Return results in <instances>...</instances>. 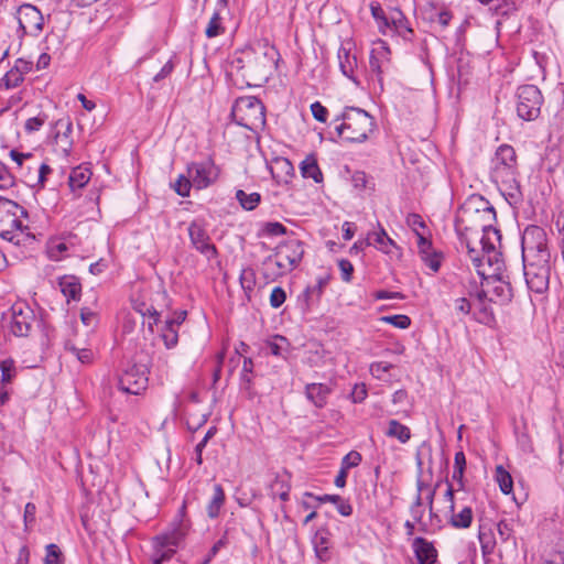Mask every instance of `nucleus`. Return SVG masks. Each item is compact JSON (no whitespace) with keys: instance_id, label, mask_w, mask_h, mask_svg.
<instances>
[{"instance_id":"nucleus-31","label":"nucleus","mask_w":564,"mask_h":564,"mask_svg":"<svg viewBox=\"0 0 564 564\" xmlns=\"http://www.w3.org/2000/svg\"><path fill=\"white\" fill-rule=\"evenodd\" d=\"M225 503V491L219 484L214 485V492L212 499L207 505V514L210 519H215L219 516L220 509Z\"/></svg>"},{"instance_id":"nucleus-47","label":"nucleus","mask_w":564,"mask_h":564,"mask_svg":"<svg viewBox=\"0 0 564 564\" xmlns=\"http://www.w3.org/2000/svg\"><path fill=\"white\" fill-rule=\"evenodd\" d=\"M24 80V76H22L18 70L13 67L7 72L2 82L7 88H15Z\"/></svg>"},{"instance_id":"nucleus-36","label":"nucleus","mask_w":564,"mask_h":564,"mask_svg":"<svg viewBox=\"0 0 564 564\" xmlns=\"http://www.w3.org/2000/svg\"><path fill=\"white\" fill-rule=\"evenodd\" d=\"M236 198L241 205V207L246 210H253L260 203L261 196L259 193H250L247 194L242 189H238L236 192Z\"/></svg>"},{"instance_id":"nucleus-48","label":"nucleus","mask_w":564,"mask_h":564,"mask_svg":"<svg viewBox=\"0 0 564 564\" xmlns=\"http://www.w3.org/2000/svg\"><path fill=\"white\" fill-rule=\"evenodd\" d=\"M46 119L47 117L45 115L29 118L24 124L25 132L33 133L35 131H39L45 123Z\"/></svg>"},{"instance_id":"nucleus-37","label":"nucleus","mask_w":564,"mask_h":564,"mask_svg":"<svg viewBox=\"0 0 564 564\" xmlns=\"http://www.w3.org/2000/svg\"><path fill=\"white\" fill-rule=\"evenodd\" d=\"M370 11H371L372 18L378 23L379 31L382 34H386L387 29L390 28V22H389V17L386 15V13H384L382 7L380 6V3L372 1L370 3Z\"/></svg>"},{"instance_id":"nucleus-1","label":"nucleus","mask_w":564,"mask_h":564,"mask_svg":"<svg viewBox=\"0 0 564 564\" xmlns=\"http://www.w3.org/2000/svg\"><path fill=\"white\" fill-rule=\"evenodd\" d=\"M496 221L492 205L481 196L469 197L458 209L455 226L462 237H473Z\"/></svg>"},{"instance_id":"nucleus-41","label":"nucleus","mask_w":564,"mask_h":564,"mask_svg":"<svg viewBox=\"0 0 564 564\" xmlns=\"http://www.w3.org/2000/svg\"><path fill=\"white\" fill-rule=\"evenodd\" d=\"M466 466V457L465 454L460 451L455 454L454 457V470H453V479L458 481L460 486H463V477L464 470Z\"/></svg>"},{"instance_id":"nucleus-2","label":"nucleus","mask_w":564,"mask_h":564,"mask_svg":"<svg viewBox=\"0 0 564 564\" xmlns=\"http://www.w3.org/2000/svg\"><path fill=\"white\" fill-rule=\"evenodd\" d=\"M280 61V53L273 46L264 43L257 50H247L243 56L232 61V66L243 70L242 76L256 82L268 80L273 75Z\"/></svg>"},{"instance_id":"nucleus-56","label":"nucleus","mask_w":564,"mask_h":564,"mask_svg":"<svg viewBox=\"0 0 564 564\" xmlns=\"http://www.w3.org/2000/svg\"><path fill=\"white\" fill-rule=\"evenodd\" d=\"M442 256L435 251L430 254L423 256V262L433 271L437 272L441 268Z\"/></svg>"},{"instance_id":"nucleus-45","label":"nucleus","mask_w":564,"mask_h":564,"mask_svg":"<svg viewBox=\"0 0 564 564\" xmlns=\"http://www.w3.org/2000/svg\"><path fill=\"white\" fill-rule=\"evenodd\" d=\"M381 321L401 329H405L411 325V318L403 314L383 316Z\"/></svg>"},{"instance_id":"nucleus-3","label":"nucleus","mask_w":564,"mask_h":564,"mask_svg":"<svg viewBox=\"0 0 564 564\" xmlns=\"http://www.w3.org/2000/svg\"><path fill=\"white\" fill-rule=\"evenodd\" d=\"M490 178L503 195L511 198L521 196L520 184L517 180V154L511 145H500L491 161Z\"/></svg>"},{"instance_id":"nucleus-40","label":"nucleus","mask_w":564,"mask_h":564,"mask_svg":"<svg viewBox=\"0 0 564 564\" xmlns=\"http://www.w3.org/2000/svg\"><path fill=\"white\" fill-rule=\"evenodd\" d=\"M1 382L10 383L17 375L15 362L11 358L0 360Z\"/></svg>"},{"instance_id":"nucleus-23","label":"nucleus","mask_w":564,"mask_h":564,"mask_svg":"<svg viewBox=\"0 0 564 564\" xmlns=\"http://www.w3.org/2000/svg\"><path fill=\"white\" fill-rule=\"evenodd\" d=\"M412 547L415 554L416 564H435L437 551L434 545L424 538L417 536L413 540Z\"/></svg>"},{"instance_id":"nucleus-30","label":"nucleus","mask_w":564,"mask_h":564,"mask_svg":"<svg viewBox=\"0 0 564 564\" xmlns=\"http://www.w3.org/2000/svg\"><path fill=\"white\" fill-rule=\"evenodd\" d=\"M390 28L394 29L400 35L406 37L408 34H412L413 31L409 26L408 19L403 12L397 8L392 9L389 14Z\"/></svg>"},{"instance_id":"nucleus-42","label":"nucleus","mask_w":564,"mask_h":564,"mask_svg":"<svg viewBox=\"0 0 564 564\" xmlns=\"http://www.w3.org/2000/svg\"><path fill=\"white\" fill-rule=\"evenodd\" d=\"M162 338L166 348H173L178 343V334L176 327L173 326V322H166L165 329L163 330Z\"/></svg>"},{"instance_id":"nucleus-59","label":"nucleus","mask_w":564,"mask_h":564,"mask_svg":"<svg viewBox=\"0 0 564 564\" xmlns=\"http://www.w3.org/2000/svg\"><path fill=\"white\" fill-rule=\"evenodd\" d=\"M311 111L317 121L325 122L327 120L328 110L319 101L311 105Z\"/></svg>"},{"instance_id":"nucleus-6","label":"nucleus","mask_w":564,"mask_h":564,"mask_svg":"<svg viewBox=\"0 0 564 564\" xmlns=\"http://www.w3.org/2000/svg\"><path fill=\"white\" fill-rule=\"evenodd\" d=\"M234 121L251 131H257L265 124V109L254 96L239 97L231 109Z\"/></svg>"},{"instance_id":"nucleus-8","label":"nucleus","mask_w":564,"mask_h":564,"mask_svg":"<svg viewBox=\"0 0 564 564\" xmlns=\"http://www.w3.org/2000/svg\"><path fill=\"white\" fill-rule=\"evenodd\" d=\"M522 259L533 261L536 259H551L546 245V234L539 226H528L522 235Z\"/></svg>"},{"instance_id":"nucleus-57","label":"nucleus","mask_w":564,"mask_h":564,"mask_svg":"<svg viewBox=\"0 0 564 564\" xmlns=\"http://www.w3.org/2000/svg\"><path fill=\"white\" fill-rule=\"evenodd\" d=\"M288 344V340L283 336H276L273 341L269 343L270 352L274 356H282L284 350V345Z\"/></svg>"},{"instance_id":"nucleus-10","label":"nucleus","mask_w":564,"mask_h":564,"mask_svg":"<svg viewBox=\"0 0 564 564\" xmlns=\"http://www.w3.org/2000/svg\"><path fill=\"white\" fill-rule=\"evenodd\" d=\"M543 96L535 85H523L517 90V113L525 121L535 120L541 112Z\"/></svg>"},{"instance_id":"nucleus-35","label":"nucleus","mask_w":564,"mask_h":564,"mask_svg":"<svg viewBox=\"0 0 564 564\" xmlns=\"http://www.w3.org/2000/svg\"><path fill=\"white\" fill-rule=\"evenodd\" d=\"M473 521V510L470 507H464L459 512L451 511L449 523L456 529H467Z\"/></svg>"},{"instance_id":"nucleus-52","label":"nucleus","mask_w":564,"mask_h":564,"mask_svg":"<svg viewBox=\"0 0 564 564\" xmlns=\"http://www.w3.org/2000/svg\"><path fill=\"white\" fill-rule=\"evenodd\" d=\"M361 462V455L358 452L351 451L347 455L344 456L341 460V468L344 469H350L352 467H356Z\"/></svg>"},{"instance_id":"nucleus-21","label":"nucleus","mask_w":564,"mask_h":564,"mask_svg":"<svg viewBox=\"0 0 564 564\" xmlns=\"http://www.w3.org/2000/svg\"><path fill=\"white\" fill-rule=\"evenodd\" d=\"M312 544L315 555L321 562H328L332 558V542L328 529L319 528L312 538Z\"/></svg>"},{"instance_id":"nucleus-32","label":"nucleus","mask_w":564,"mask_h":564,"mask_svg":"<svg viewBox=\"0 0 564 564\" xmlns=\"http://www.w3.org/2000/svg\"><path fill=\"white\" fill-rule=\"evenodd\" d=\"M466 243V248L468 251V256L470 261L474 263V265L477 269V272L484 276L485 272L481 271V267L484 265V262L487 261V253H484L482 250H478L473 243L475 242L473 240V237H462Z\"/></svg>"},{"instance_id":"nucleus-25","label":"nucleus","mask_w":564,"mask_h":564,"mask_svg":"<svg viewBox=\"0 0 564 564\" xmlns=\"http://www.w3.org/2000/svg\"><path fill=\"white\" fill-rule=\"evenodd\" d=\"M55 126L59 129L55 135V142L62 151L68 155L73 145L70 134L73 132V123L69 118L59 119Z\"/></svg>"},{"instance_id":"nucleus-51","label":"nucleus","mask_w":564,"mask_h":564,"mask_svg":"<svg viewBox=\"0 0 564 564\" xmlns=\"http://www.w3.org/2000/svg\"><path fill=\"white\" fill-rule=\"evenodd\" d=\"M286 300L285 291L281 286H275L270 294V305L279 308Z\"/></svg>"},{"instance_id":"nucleus-61","label":"nucleus","mask_w":564,"mask_h":564,"mask_svg":"<svg viewBox=\"0 0 564 564\" xmlns=\"http://www.w3.org/2000/svg\"><path fill=\"white\" fill-rule=\"evenodd\" d=\"M417 247L419 253L421 258L425 254L432 253L434 250L432 249V243L429 241L423 234H417Z\"/></svg>"},{"instance_id":"nucleus-4","label":"nucleus","mask_w":564,"mask_h":564,"mask_svg":"<svg viewBox=\"0 0 564 564\" xmlns=\"http://www.w3.org/2000/svg\"><path fill=\"white\" fill-rule=\"evenodd\" d=\"M185 509L186 501L183 502L177 514V519L172 523V528L153 538V564H163L164 562L170 561L186 536L189 529V522L185 519Z\"/></svg>"},{"instance_id":"nucleus-27","label":"nucleus","mask_w":564,"mask_h":564,"mask_svg":"<svg viewBox=\"0 0 564 564\" xmlns=\"http://www.w3.org/2000/svg\"><path fill=\"white\" fill-rule=\"evenodd\" d=\"M366 246H375L383 253L391 254L392 250L397 248L395 242L387 235L383 228L378 231H371L366 239Z\"/></svg>"},{"instance_id":"nucleus-44","label":"nucleus","mask_w":564,"mask_h":564,"mask_svg":"<svg viewBox=\"0 0 564 564\" xmlns=\"http://www.w3.org/2000/svg\"><path fill=\"white\" fill-rule=\"evenodd\" d=\"M193 186L191 178L180 175L177 180L173 183L172 187L175 193L182 197H186L189 195L191 187Z\"/></svg>"},{"instance_id":"nucleus-13","label":"nucleus","mask_w":564,"mask_h":564,"mask_svg":"<svg viewBox=\"0 0 564 564\" xmlns=\"http://www.w3.org/2000/svg\"><path fill=\"white\" fill-rule=\"evenodd\" d=\"M188 236L192 247L203 254L208 261H212L218 257L216 246L212 242V239L207 232L206 225L203 220H194L189 224Z\"/></svg>"},{"instance_id":"nucleus-18","label":"nucleus","mask_w":564,"mask_h":564,"mask_svg":"<svg viewBox=\"0 0 564 564\" xmlns=\"http://www.w3.org/2000/svg\"><path fill=\"white\" fill-rule=\"evenodd\" d=\"M487 293L489 302L500 305L508 304L513 297L511 284L500 278L487 281Z\"/></svg>"},{"instance_id":"nucleus-11","label":"nucleus","mask_w":564,"mask_h":564,"mask_svg":"<svg viewBox=\"0 0 564 564\" xmlns=\"http://www.w3.org/2000/svg\"><path fill=\"white\" fill-rule=\"evenodd\" d=\"M523 271L530 291L542 294L549 289L550 259L523 261Z\"/></svg>"},{"instance_id":"nucleus-39","label":"nucleus","mask_w":564,"mask_h":564,"mask_svg":"<svg viewBox=\"0 0 564 564\" xmlns=\"http://www.w3.org/2000/svg\"><path fill=\"white\" fill-rule=\"evenodd\" d=\"M224 32L225 28L223 26L220 13L215 11L206 26L205 34L208 39H213L221 35Z\"/></svg>"},{"instance_id":"nucleus-5","label":"nucleus","mask_w":564,"mask_h":564,"mask_svg":"<svg viewBox=\"0 0 564 564\" xmlns=\"http://www.w3.org/2000/svg\"><path fill=\"white\" fill-rule=\"evenodd\" d=\"M335 127L338 135L349 142H362L368 139L375 127L373 118L364 109L347 107Z\"/></svg>"},{"instance_id":"nucleus-58","label":"nucleus","mask_w":564,"mask_h":564,"mask_svg":"<svg viewBox=\"0 0 564 564\" xmlns=\"http://www.w3.org/2000/svg\"><path fill=\"white\" fill-rule=\"evenodd\" d=\"M406 224L412 230L417 234H421L419 229L425 228V223L419 214H409L406 217Z\"/></svg>"},{"instance_id":"nucleus-29","label":"nucleus","mask_w":564,"mask_h":564,"mask_svg":"<svg viewBox=\"0 0 564 564\" xmlns=\"http://www.w3.org/2000/svg\"><path fill=\"white\" fill-rule=\"evenodd\" d=\"M93 173L89 167L78 165L74 167L68 177V185L73 192L82 189L91 177Z\"/></svg>"},{"instance_id":"nucleus-20","label":"nucleus","mask_w":564,"mask_h":564,"mask_svg":"<svg viewBox=\"0 0 564 564\" xmlns=\"http://www.w3.org/2000/svg\"><path fill=\"white\" fill-rule=\"evenodd\" d=\"M332 392L333 388L329 384L319 382L307 383L304 388L306 399L317 409L326 406Z\"/></svg>"},{"instance_id":"nucleus-64","label":"nucleus","mask_w":564,"mask_h":564,"mask_svg":"<svg viewBox=\"0 0 564 564\" xmlns=\"http://www.w3.org/2000/svg\"><path fill=\"white\" fill-rule=\"evenodd\" d=\"M473 305L474 302L471 303L465 297H458L455 300V310L465 315L470 313Z\"/></svg>"},{"instance_id":"nucleus-9","label":"nucleus","mask_w":564,"mask_h":564,"mask_svg":"<svg viewBox=\"0 0 564 564\" xmlns=\"http://www.w3.org/2000/svg\"><path fill=\"white\" fill-rule=\"evenodd\" d=\"M6 327L17 337H26L33 324L35 314L33 310L23 302L15 303L3 314Z\"/></svg>"},{"instance_id":"nucleus-53","label":"nucleus","mask_w":564,"mask_h":564,"mask_svg":"<svg viewBox=\"0 0 564 564\" xmlns=\"http://www.w3.org/2000/svg\"><path fill=\"white\" fill-rule=\"evenodd\" d=\"M338 267L340 270L341 279L344 282H350L352 279L354 273V265L352 263L347 259H340L338 261Z\"/></svg>"},{"instance_id":"nucleus-24","label":"nucleus","mask_w":564,"mask_h":564,"mask_svg":"<svg viewBox=\"0 0 564 564\" xmlns=\"http://www.w3.org/2000/svg\"><path fill=\"white\" fill-rule=\"evenodd\" d=\"M390 50L386 42L379 41L378 45L370 52L369 66L372 73L380 76L384 65L389 63Z\"/></svg>"},{"instance_id":"nucleus-55","label":"nucleus","mask_w":564,"mask_h":564,"mask_svg":"<svg viewBox=\"0 0 564 564\" xmlns=\"http://www.w3.org/2000/svg\"><path fill=\"white\" fill-rule=\"evenodd\" d=\"M478 538L484 554L492 553L495 547V541L491 540L490 534L486 533L482 529H480Z\"/></svg>"},{"instance_id":"nucleus-7","label":"nucleus","mask_w":564,"mask_h":564,"mask_svg":"<svg viewBox=\"0 0 564 564\" xmlns=\"http://www.w3.org/2000/svg\"><path fill=\"white\" fill-rule=\"evenodd\" d=\"M26 210L18 203L0 197V236L13 241L23 229L22 218L26 217Z\"/></svg>"},{"instance_id":"nucleus-49","label":"nucleus","mask_w":564,"mask_h":564,"mask_svg":"<svg viewBox=\"0 0 564 564\" xmlns=\"http://www.w3.org/2000/svg\"><path fill=\"white\" fill-rule=\"evenodd\" d=\"M267 236H282L286 234V227L278 221L265 223L262 229Z\"/></svg>"},{"instance_id":"nucleus-62","label":"nucleus","mask_w":564,"mask_h":564,"mask_svg":"<svg viewBox=\"0 0 564 564\" xmlns=\"http://www.w3.org/2000/svg\"><path fill=\"white\" fill-rule=\"evenodd\" d=\"M240 283L243 290L252 291L254 286V279L252 271L242 270L240 274Z\"/></svg>"},{"instance_id":"nucleus-54","label":"nucleus","mask_w":564,"mask_h":564,"mask_svg":"<svg viewBox=\"0 0 564 564\" xmlns=\"http://www.w3.org/2000/svg\"><path fill=\"white\" fill-rule=\"evenodd\" d=\"M35 513H36V506L32 502H28L24 507V514H23L25 530H29L35 523Z\"/></svg>"},{"instance_id":"nucleus-46","label":"nucleus","mask_w":564,"mask_h":564,"mask_svg":"<svg viewBox=\"0 0 564 564\" xmlns=\"http://www.w3.org/2000/svg\"><path fill=\"white\" fill-rule=\"evenodd\" d=\"M44 564H63L62 552L56 544L52 543L46 546Z\"/></svg>"},{"instance_id":"nucleus-16","label":"nucleus","mask_w":564,"mask_h":564,"mask_svg":"<svg viewBox=\"0 0 564 564\" xmlns=\"http://www.w3.org/2000/svg\"><path fill=\"white\" fill-rule=\"evenodd\" d=\"M337 58L341 74L359 86L360 82L357 75L358 62L356 54L352 53L350 43L344 44L338 48Z\"/></svg>"},{"instance_id":"nucleus-28","label":"nucleus","mask_w":564,"mask_h":564,"mask_svg":"<svg viewBox=\"0 0 564 564\" xmlns=\"http://www.w3.org/2000/svg\"><path fill=\"white\" fill-rule=\"evenodd\" d=\"M58 285L61 288V292L64 294L67 301L79 300L82 285L78 278L75 275H64L59 279Z\"/></svg>"},{"instance_id":"nucleus-14","label":"nucleus","mask_w":564,"mask_h":564,"mask_svg":"<svg viewBox=\"0 0 564 564\" xmlns=\"http://www.w3.org/2000/svg\"><path fill=\"white\" fill-rule=\"evenodd\" d=\"M219 170L212 160L200 163H192L188 166V177L197 189H204L216 182Z\"/></svg>"},{"instance_id":"nucleus-15","label":"nucleus","mask_w":564,"mask_h":564,"mask_svg":"<svg viewBox=\"0 0 564 564\" xmlns=\"http://www.w3.org/2000/svg\"><path fill=\"white\" fill-rule=\"evenodd\" d=\"M20 28L25 34L37 36L43 31L44 18L33 4L24 3L18 9Z\"/></svg>"},{"instance_id":"nucleus-22","label":"nucleus","mask_w":564,"mask_h":564,"mask_svg":"<svg viewBox=\"0 0 564 564\" xmlns=\"http://www.w3.org/2000/svg\"><path fill=\"white\" fill-rule=\"evenodd\" d=\"M470 296L474 299V306L476 308V319L485 325H490L491 323H494L495 315L489 305L490 302L485 290L477 291L475 294L470 293Z\"/></svg>"},{"instance_id":"nucleus-50","label":"nucleus","mask_w":564,"mask_h":564,"mask_svg":"<svg viewBox=\"0 0 564 564\" xmlns=\"http://www.w3.org/2000/svg\"><path fill=\"white\" fill-rule=\"evenodd\" d=\"M252 369H253L252 360L250 358H245L243 359L241 375H240V380H241L242 384L246 386V388H249V386L251 384V381H252V377H251Z\"/></svg>"},{"instance_id":"nucleus-38","label":"nucleus","mask_w":564,"mask_h":564,"mask_svg":"<svg viewBox=\"0 0 564 564\" xmlns=\"http://www.w3.org/2000/svg\"><path fill=\"white\" fill-rule=\"evenodd\" d=\"M496 480L499 484L500 490L505 495H509L513 488V480L511 475L501 466L496 467Z\"/></svg>"},{"instance_id":"nucleus-60","label":"nucleus","mask_w":564,"mask_h":564,"mask_svg":"<svg viewBox=\"0 0 564 564\" xmlns=\"http://www.w3.org/2000/svg\"><path fill=\"white\" fill-rule=\"evenodd\" d=\"M14 185V177L11 173L0 165V189H7Z\"/></svg>"},{"instance_id":"nucleus-19","label":"nucleus","mask_w":564,"mask_h":564,"mask_svg":"<svg viewBox=\"0 0 564 564\" xmlns=\"http://www.w3.org/2000/svg\"><path fill=\"white\" fill-rule=\"evenodd\" d=\"M473 240L475 242H479L481 246V250L484 253H487V262L490 264L492 258H496L498 253L496 252V246L500 242L499 230L492 226L480 231L477 236H473Z\"/></svg>"},{"instance_id":"nucleus-17","label":"nucleus","mask_w":564,"mask_h":564,"mask_svg":"<svg viewBox=\"0 0 564 564\" xmlns=\"http://www.w3.org/2000/svg\"><path fill=\"white\" fill-rule=\"evenodd\" d=\"M275 251L280 254L281 260H284L294 270L304 256V246L301 240L290 239L280 243Z\"/></svg>"},{"instance_id":"nucleus-63","label":"nucleus","mask_w":564,"mask_h":564,"mask_svg":"<svg viewBox=\"0 0 564 564\" xmlns=\"http://www.w3.org/2000/svg\"><path fill=\"white\" fill-rule=\"evenodd\" d=\"M351 182L355 188L364 189L367 185V175L365 172L356 171L351 176Z\"/></svg>"},{"instance_id":"nucleus-34","label":"nucleus","mask_w":564,"mask_h":564,"mask_svg":"<svg viewBox=\"0 0 564 564\" xmlns=\"http://www.w3.org/2000/svg\"><path fill=\"white\" fill-rule=\"evenodd\" d=\"M386 435L388 437L397 438L401 443H406L411 438L410 429L400 423L397 420H390L388 422V430L386 431Z\"/></svg>"},{"instance_id":"nucleus-26","label":"nucleus","mask_w":564,"mask_h":564,"mask_svg":"<svg viewBox=\"0 0 564 564\" xmlns=\"http://www.w3.org/2000/svg\"><path fill=\"white\" fill-rule=\"evenodd\" d=\"M263 267L268 278L282 276L292 271V268L289 265V263L284 260H281V257L276 251L265 258L263 261Z\"/></svg>"},{"instance_id":"nucleus-12","label":"nucleus","mask_w":564,"mask_h":564,"mask_svg":"<svg viewBox=\"0 0 564 564\" xmlns=\"http://www.w3.org/2000/svg\"><path fill=\"white\" fill-rule=\"evenodd\" d=\"M149 369L144 364L129 366L119 377V389L129 394H140L148 387Z\"/></svg>"},{"instance_id":"nucleus-43","label":"nucleus","mask_w":564,"mask_h":564,"mask_svg":"<svg viewBox=\"0 0 564 564\" xmlns=\"http://www.w3.org/2000/svg\"><path fill=\"white\" fill-rule=\"evenodd\" d=\"M65 348L76 355L77 359L83 364H89L93 359V351L88 348H78L70 341L65 344Z\"/></svg>"},{"instance_id":"nucleus-33","label":"nucleus","mask_w":564,"mask_h":564,"mask_svg":"<svg viewBox=\"0 0 564 564\" xmlns=\"http://www.w3.org/2000/svg\"><path fill=\"white\" fill-rule=\"evenodd\" d=\"M301 173L305 178H313L316 183L323 181V174L314 155H308L301 163Z\"/></svg>"}]
</instances>
